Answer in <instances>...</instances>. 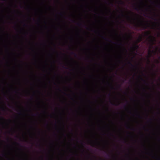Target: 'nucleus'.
<instances>
[{
  "label": "nucleus",
  "mask_w": 160,
  "mask_h": 160,
  "mask_svg": "<svg viewBox=\"0 0 160 160\" xmlns=\"http://www.w3.org/2000/svg\"><path fill=\"white\" fill-rule=\"evenodd\" d=\"M135 26L137 27L141 28L142 30H145L147 27H150L149 24L148 22L145 23L144 21L141 19L138 20V23L136 24Z\"/></svg>",
  "instance_id": "obj_1"
},
{
  "label": "nucleus",
  "mask_w": 160,
  "mask_h": 160,
  "mask_svg": "<svg viewBox=\"0 0 160 160\" xmlns=\"http://www.w3.org/2000/svg\"><path fill=\"white\" fill-rule=\"evenodd\" d=\"M145 36H148V38L150 39V41L152 43V45L156 41V39L155 37L150 35V32L149 31H148L145 32Z\"/></svg>",
  "instance_id": "obj_2"
},
{
  "label": "nucleus",
  "mask_w": 160,
  "mask_h": 160,
  "mask_svg": "<svg viewBox=\"0 0 160 160\" xmlns=\"http://www.w3.org/2000/svg\"><path fill=\"white\" fill-rule=\"evenodd\" d=\"M101 37L103 38V39H104V40H105L108 41H109V42H111V43H113L114 44H118L119 45H120V46H124V45L123 44H122V43L121 42H119V43H118V42H113L111 40H110L109 39L103 36H101Z\"/></svg>",
  "instance_id": "obj_3"
},
{
  "label": "nucleus",
  "mask_w": 160,
  "mask_h": 160,
  "mask_svg": "<svg viewBox=\"0 0 160 160\" xmlns=\"http://www.w3.org/2000/svg\"><path fill=\"white\" fill-rule=\"evenodd\" d=\"M156 52V51H154L153 50H149L148 51V54L149 56L148 57V62H150V60H149V58L152 56V53L155 54Z\"/></svg>",
  "instance_id": "obj_4"
},
{
  "label": "nucleus",
  "mask_w": 160,
  "mask_h": 160,
  "mask_svg": "<svg viewBox=\"0 0 160 160\" xmlns=\"http://www.w3.org/2000/svg\"><path fill=\"white\" fill-rule=\"evenodd\" d=\"M128 63L130 65L132 68H135V69L138 68L137 65H136V66L134 65L130 61H128Z\"/></svg>",
  "instance_id": "obj_5"
},
{
  "label": "nucleus",
  "mask_w": 160,
  "mask_h": 160,
  "mask_svg": "<svg viewBox=\"0 0 160 160\" xmlns=\"http://www.w3.org/2000/svg\"><path fill=\"white\" fill-rule=\"evenodd\" d=\"M142 36L141 35V36H139L137 40V41L138 42H141V41L142 40Z\"/></svg>",
  "instance_id": "obj_6"
},
{
  "label": "nucleus",
  "mask_w": 160,
  "mask_h": 160,
  "mask_svg": "<svg viewBox=\"0 0 160 160\" xmlns=\"http://www.w3.org/2000/svg\"><path fill=\"white\" fill-rule=\"evenodd\" d=\"M138 47V46L137 44H136L134 45L133 47H132V48L133 50H135L137 49Z\"/></svg>",
  "instance_id": "obj_7"
},
{
  "label": "nucleus",
  "mask_w": 160,
  "mask_h": 160,
  "mask_svg": "<svg viewBox=\"0 0 160 160\" xmlns=\"http://www.w3.org/2000/svg\"><path fill=\"white\" fill-rule=\"evenodd\" d=\"M139 77L141 79L142 81H144V82L146 84H147V85H148V83H147V82H146V81L145 80H144V79H143L142 78H141V77Z\"/></svg>",
  "instance_id": "obj_8"
},
{
  "label": "nucleus",
  "mask_w": 160,
  "mask_h": 160,
  "mask_svg": "<svg viewBox=\"0 0 160 160\" xmlns=\"http://www.w3.org/2000/svg\"><path fill=\"white\" fill-rule=\"evenodd\" d=\"M90 144L92 146H94V145H95V144H96V143H95L94 142H93L92 141H90Z\"/></svg>",
  "instance_id": "obj_9"
},
{
  "label": "nucleus",
  "mask_w": 160,
  "mask_h": 160,
  "mask_svg": "<svg viewBox=\"0 0 160 160\" xmlns=\"http://www.w3.org/2000/svg\"><path fill=\"white\" fill-rule=\"evenodd\" d=\"M71 54H72L74 55L75 57H76L77 56V54L73 52H71Z\"/></svg>",
  "instance_id": "obj_10"
},
{
  "label": "nucleus",
  "mask_w": 160,
  "mask_h": 160,
  "mask_svg": "<svg viewBox=\"0 0 160 160\" xmlns=\"http://www.w3.org/2000/svg\"><path fill=\"white\" fill-rule=\"evenodd\" d=\"M119 2H120V4H123L124 3V2L122 0H120Z\"/></svg>",
  "instance_id": "obj_11"
},
{
  "label": "nucleus",
  "mask_w": 160,
  "mask_h": 160,
  "mask_svg": "<svg viewBox=\"0 0 160 160\" xmlns=\"http://www.w3.org/2000/svg\"><path fill=\"white\" fill-rule=\"evenodd\" d=\"M0 118L2 120H4L5 119L4 118L2 117H1Z\"/></svg>",
  "instance_id": "obj_12"
},
{
  "label": "nucleus",
  "mask_w": 160,
  "mask_h": 160,
  "mask_svg": "<svg viewBox=\"0 0 160 160\" xmlns=\"http://www.w3.org/2000/svg\"><path fill=\"white\" fill-rule=\"evenodd\" d=\"M77 25L78 26H80L82 25V24H81V23H77Z\"/></svg>",
  "instance_id": "obj_13"
},
{
  "label": "nucleus",
  "mask_w": 160,
  "mask_h": 160,
  "mask_svg": "<svg viewBox=\"0 0 160 160\" xmlns=\"http://www.w3.org/2000/svg\"><path fill=\"white\" fill-rule=\"evenodd\" d=\"M134 9L137 10H138V8L137 7H135L134 8Z\"/></svg>",
  "instance_id": "obj_14"
},
{
  "label": "nucleus",
  "mask_w": 160,
  "mask_h": 160,
  "mask_svg": "<svg viewBox=\"0 0 160 160\" xmlns=\"http://www.w3.org/2000/svg\"><path fill=\"white\" fill-rule=\"evenodd\" d=\"M111 102V104H112V105H116V106H117V105H117V104H114V103H112V102Z\"/></svg>",
  "instance_id": "obj_15"
},
{
  "label": "nucleus",
  "mask_w": 160,
  "mask_h": 160,
  "mask_svg": "<svg viewBox=\"0 0 160 160\" xmlns=\"http://www.w3.org/2000/svg\"><path fill=\"white\" fill-rule=\"evenodd\" d=\"M126 128H127L128 129V128H130V127L128 125V126H127Z\"/></svg>",
  "instance_id": "obj_16"
},
{
  "label": "nucleus",
  "mask_w": 160,
  "mask_h": 160,
  "mask_svg": "<svg viewBox=\"0 0 160 160\" xmlns=\"http://www.w3.org/2000/svg\"><path fill=\"white\" fill-rule=\"evenodd\" d=\"M156 6L157 7H158V8H160V4H159V5H157Z\"/></svg>",
  "instance_id": "obj_17"
},
{
  "label": "nucleus",
  "mask_w": 160,
  "mask_h": 160,
  "mask_svg": "<svg viewBox=\"0 0 160 160\" xmlns=\"http://www.w3.org/2000/svg\"><path fill=\"white\" fill-rule=\"evenodd\" d=\"M16 144H17V145H19L20 146H21L20 145V144L18 142H16Z\"/></svg>",
  "instance_id": "obj_18"
},
{
  "label": "nucleus",
  "mask_w": 160,
  "mask_h": 160,
  "mask_svg": "<svg viewBox=\"0 0 160 160\" xmlns=\"http://www.w3.org/2000/svg\"><path fill=\"white\" fill-rule=\"evenodd\" d=\"M18 114L20 115H22V113L21 112H18Z\"/></svg>",
  "instance_id": "obj_19"
},
{
  "label": "nucleus",
  "mask_w": 160,
  "mask_h": 160,
  "mask_svg": "<svg viewBox=\"0 0 160 160\" xmlns=\"http://www.w3.org/2000/svg\"><path fill=\"white\" fill-rule=\"evenodd\" d=\"M149 121L150 122H151L152 121V119H150L149 120Z\"/></svg>",
  "instance_id": "obj_20"
},
{
  "label": "nucleus",
  "mask_w": 160,
  "mask_h": 160,
  "mask_svg": "<svg viewBox=\"0 0 160 160\" xmlns=\"http://www.w3.org/2000/svg\"><path fill=\"white\" fill-rule=\"evenodd\" d=\"M2 110L4 111L5 108H2Z\"/></svg>",
  "instance_id": "obj_21"
},
{
  "label": "nucleus",
  "mask_w": 160,
  "mask_h": 160,
  "mask_svg": "<svg viewBox=\"0 0 160 160\" xmlns=\"http://www.w3.org/2000/svg\"><path fill=\"white\" fill-rule=\"evenodd\" d=\"M124 49L126 52H127L126 49L125 48H124Z\"/></svg>",
  "instance_id": "obj_22"
},
{
  "label": "nucleus",
  "mask_w": 160,
  "mask_h": 160,
  "mask_svg": "<svg viewBox=\"0 0 160 160\" xmlns=\"http://www.w3.org/2000/svg\"><path fill=\"white\" fill-rule=\"evenodd\" d=\"M131 129H132V130H135L134 128H132Z\"/></svg>",
  "instance_id": "obj_23"
},
{
  "label": "nucleus",
  "mask_w": 160,
  "mask_h": 160,
  "mask_svg": "<svg viewBox=\"0 0 160 160\" xmlns=\"http://www.w3.org/2000/svg\"><path fill=\"white\" fill-rule=\"evenodd\" d=\"M127 17L128 18H130V17L128 16H127Z\"/></svg>",
  "instance_id": "obj_24"
},
{
  "label": "nucleus",
  "mask_w": 160,
  "mask_h": 160,
  "mask_svg": "<svg viewBox=\"0 0 160 160\" xmlns=\"http://www.w3.org/2000/svg\"><path fill=\"white\" fill-rule=\"evenodd\" d=\"M59 14L60 15H62V13H59Z\"/></svg>",
  "instance_id": "obj_25"
},
{
  "label": "nucleus",
  "mask_w": 160,
  "mask_h": 160,
  "mask_svg": "<svg viewBox=\"0 0 160 160\" xmlns=\"http://www.w3.org/2000/svg\"><path fill=\"white\" fill-rule=\"evenodd\" d=\"M138 117H139V118L141 117L140 116V115H138Z\"/></svg>",
  "instance_id": "obj_26"
},
{
  "label": "nucleus",
  "mask_w": 160,
  "mask_h": 160,
  "mask_svg": "<svg viewBox=\"0 0 160 160\" xmlns=\"http://www.w3.org/2000/svg\"><path fill=\"white\" fill-rule=\"evenodd\" d=\"M157 63H159V62L158 61V60H157Z\"/></svg>",
  "instance_id": "obj_27"
},
{
  "label": "nucleus",
  "mask_w": 160,
  "mask_h": 160,
  "mask_svg": "<svg viewBox=\"0 0 160 160\" xmlns=\"http://www.w3.org/2000/svg\"><path fill=\"white\" fill-rule=\"evenodd\" d=\"M122 16H124V15H123V14H122Z\"/></svg>",
  "instance_id": "obj_28"
},
{
  "label": "nucleus",
  "mask_w": 160,
  "mask_h": 160,
  "mask_svg": "<svg viewBox=\"0 0 160 160\" xmlns=\"http://www.w3.org/2000/svg\"><path fill=\"white\" fill-rule=\"evenodd\" d=\"M58 90H59L60 91H61V90H60V88L58 89Z\"/></svg>",
  "instance_id": "obj_29"
},
{
  "label": "nucleus",
  "mask_w": 160,
  "mask_h": 160,
  "mask_svg": "<svg viewBox=\"0 0 160 160\" xmlns=\"http://www.w3.org/2000/svg\"><path fill=\"white\" fill-rule=\"evenodd\" d=\"M108 84H109V85H110V84L109 82H108Z\"/></svg>",
  "instance_id": "obj_30"
},
{
  "label": "nucleus",
  "mask_w": 160,
  "mask_h": 160,
  "mask_svg": "<svg viewBox=\"0 0 160 160\" xmlns=\"http://www.w3.org/2000/svg\"><path fill=\"white\" fill-rule=\"evenodd\" d=\"M33 116H35V114H32Z\"/></svg>",
  "instance_id": "obj_31"
},
{
  "label": "nucleus",
  "mask_w": 160,
  "mask_h": 160,
  "mask_svg": "<svg viewBox=\"0 0 160 160\" xmlns=\"http://www.w3.org/2000/svg\"><path fill=\"white\" fill-rule=\"evenodd\" d=\"M131 100H132V99H133V98H131Z\"/></svg>",
  "instance_id": "obj_32"
},
{
  "label": "nucleus",
  "mask_w": 160,
  "mask_h": 160,
  "mask_svg": "<svg viewBox=\"0 0 160 160\" xmlns=\"http://www.w3.org/2000/svg\"><path fill=\"white\" fill-rule=\"evenodd\" d=\"M155 20H157V19H155Z\"/></svg>",
  "instance_id": "obj_33"
},
{
  "label": "nucleus",
  "mask_w": 160,
  "mask_h": 160,
  "mask_svg": "<svg viewBox=\"0 0 160 160\" xmlns=\"http://www.w3.org/2000/svg\"><path fill=\"white\" fill-rule=\"evenodd\" d=\"M109 96L110 95V94H109Z\"/></svg>",
  "instance_id": "obj_34"
},
{
  "label": "nucleus",
  "mask_w": 160,
  "mask_h": 160,
  "mask_svg": "<svg viewBox=\"0 0 160 160\" xmlns=\"http://www.w3.org/2000/svg\"><path fill=\"white\" fill-rule=\"evenodd\" d=\"M63 68H66L65 67H63Z\"/></svg>",
  "instance_id": "obj_35"
},
{
  "label": "nucleus",
  "mask_w": 160,
  "mask_h": 160,
  "mask_svg": "<svg viewBox=\"0 0 160 160\" xmlns=\"http://www.w3.org/2000/svg\"><path fill=\"white\" fill-rule=\"evenodd\" d=\"M154 67H155V65H153Z\"/></svg>",
  "instance_id": "obj_36"
},
{
  "label": "nucleus",
  "mask_w": 160,
  "mask_h": 160,
  "mask_svg": "<svg viewBox=\"0 0 160 160\" xmlns=\"http://www.w3.org/2000/svg\"><path fill=\"white\" fill-rule=\"evenodd\" d=\"M112 88H113V87H112Z\"/></svg>",
  "instance_id": "obj_37"
},
{
  "label": "nucleus",
  "mask_w": 160,
  "mask_h": 160,
  "mask_svg": "<svg viewBox=\"0 0 160 160\" xmlns=\"http://www.w3.org/2000/svg\"><path fill=\"white\" fill-rule=\"evenodd\" d=\"M130 36H131V34H130Z\"/></svg>",
  "instance_id": "obj_38"
},
{
  "label": "nucleus",
  "mask_w": 160,
  "mask_h": 160,
  "mask_svg": "<svg viewBox=\"0 0 160 160\" xmlns=\"http://www.w3.org/2000/svg\"><path fill=\"white\" fill-rule=\"evenodd\" d=\"M124 140L125 141V142H126L125 139H124Z\"/></svg>",
  "instance_id": "obj_39"
},
{
  "label": "nucleus",
  "mask_w": 160,
  "mask_h": 160,
  "mask_svg": "<svg viewBox=\"0 0 160 160\" xmlns=\"http://www.w3.org/2000/svg\"><path fill=\"white\" fill-rule=\"evenodd\" d=\"M152 4H153V2H152Z\"/></svg>",
  "instance_id": "obj_40"
}]
</instances>
